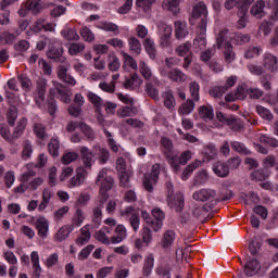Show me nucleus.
I'll list each match as a JSON object with an SVG mask.
<instances>
[{
	"mask_svg": "<svg viewBox=\"0 0 278 278\" xmlns=\"http://www.w3.org/2000/svg\"><path fill=\"white\" fill-rule=\"evenodd\" d=\"M159 30L161 34L160 45L163 49H168L173 45L172 36H173V26L167 24H160Z\"/></svg>",
	"mask_w": 278,
	"mask_h": 278,
	"instance_id": "obj_7",
	"label": "nucleus"
},
{
	"mask_svg": "<svg viewBox=\"0 0 278 278\" xmlns=\"http://www.w3.org/2000/svg\"><path fill=\"white\" fill-rule=\"evenodd\" d=\"M138 114V109L137 108H130V106H124L117 111V116L119 118H127L129 116H136Z\"/></svg>",
	"mask_w": 278,
	"mask_h": 278,
	"instance_id": "obj_44",
	"label": "nucleus"
},
{
	"mask_svg": "<svg viewBox=\"0 0 278 278\" xmlns=\"http://www.w3.org/2000/svg\"><path fill=\"white\" fill-rule=\"evenodd\" d=\"M51 197H53V192H51V189H48V188L43 189L42 200L38 206L39 212H45V210H47V206L51 201Z\"/></svg>",
	"mask_w": 278,
	"mask_h": 278,
	"instance_id": "obj_42",
	"label": "nucleus"
},
{
	"mask_svg": "<svg viewBox=\"0 0 278 278\" xmlns=\"http://www.w3.org/2000/svg\"><path fill=\"white\" fill-rule=\"evenodd\" d=\"M203 154L206 160H214L218 155V150L214 143H208L204 147Z\"/></svg>",
	"mask_w": 278,
	"mask_h": 278,
	"instance_id": "obj_46",
	"label": "nucleus"
},
{
	"mask_svg": "<svg viewBox=\"0 0 278 278\" xmlns=\"http://www.w3.org/2000/svg\"><path fill=\"white\" fill-rule=\"evenodd\" d=\"M134 176V173L131 170H126V172H119V185L123 188H129L130 182L129 180Z\"/></svg>",
	"mask_w": 278,
	"mask_h": 278,
	"instance_id": "obj_48",
	"label": "nucleus"
},
{
	"mask_svg": "<svg viewBox=\"0 0 278 278\" xmlns=\"http://www.w3.org/2000/svg\"><path fill=\"white\" fill-rule=\"evenodd\" d=\"M205 31H207V20H202L198 26V37L194 39L193 45L195 48L203 51L207 47V39H205Z\"/></svg>",
	"mask_w": 278,
	"mask_h": 278,
	"instance_id": "obj_8",
	"label": "nucleus"
},
{
	"mask_svg": "<svg viewBox=\"0 0 278 278\" xmlns=\"http://www.w3.org/2000/svg\"><path fill=\"white\" fill-rule=\"evenodd\" d=\"M199 166H201V161H199V160H197L193 163H191L190 165H188L182 172L184 181H186V179H188V177H190V175H192V173H194V170H197V168H199Z\"/></svg>",
	"mask_w": 278,
	"mask_h": 278,
	"instance_id": "obj_49",
	"label": "nucleus"
},
{
	"mask_svg": "<svg viewBox=\"0 0 278 278\" xmlns=\"http://www.w3.org/2000/svg\"><path fill=\"white\" fill-rule=\"evenodd\" d=\"M86 49V45L81 42H73L68 47V54L70 55H78V53L84 52Z\"/></svg>",
	"mask_w": 278,
	"mask_h": 278,
	"instance_id": "obj_56",
	"label": "nucleus"
},
{
	"mask_svg": "<svg viewBox=\"0 0 278 278\" xmlns=\"http://www.w3.org/2000/svg\"><path fill=\"white\" fill-rule=\"evenodd\" d=\"M157 0H136V7L142 12H149Z\"/></svg>",
	"mask_w": 278,
	"mask_h": 278,
	"instance_id": "obj_57",
	"label": "nucleus"
},
{
	"mask_svg": "<svg viewBox=\"0 0 278 278\" xmlns=\"http://www.w3.org/2000/svg\"><path fill=\"white\" fill-rule=\"evenodd\" d=\"M264 8H266V2L264 0H257L251 8L250 14L254 16V18H264L266 16V12H264Z\"/></svg>",
	"mask_w": 278,
	"mask_h": 278,
	"instance_id": "obj_23",
	"label": "nucleus"
},
{
	"mask_svg": "<svg viewBox=\"0 0 278 278\" xmlns=\"http://www.w3.org/2000/svg\"><path fill=\"white\" fill-rule=\"evenodd\" d=\"M213 173H215L217 177H222V178L229 177V165L218 161L213 164Z\"/></svg>",
	"mask_w": 278,
	"mask_h": 278,
	"instance_id": "obj_28",
	"label": "nucleus"
},
{
	"mask_svg": "<svg viewBox=\"0 0 278 278\" xmlns=\"http://www.w3.org/2000/svg\"><path fill=\"white\" fill-rule=\"evenodd\" d=\"M30 262L33 265L34 276L36 278L40 277V273H42V267H40V255L37 251H33L30 253Z\"/></svg>",
	"mask_w": 278,
	"mask_h": 278,
	"instance_id": "obj_34",
	"label": "nucleus"
},
{
	"mask_svg": "<svg viewBox=\"0 0 278 278\" xmlns=\"http://www.w3.org/2000/svg\"><path fill=\"white\" fill-rule=\"evenodd\" d=\"M263 68L271 73H277L278 71V58L271 53H265L263 56Z\"/></svg>",
	"mask_w": 278,
	"mask_h": 278,
	"instance_id": "obj_15",
	"label": "nucleus"
},
{
	"mask_svg": "<svg viewBox=\"0 0 278 278\" xmlns=\"http://www.w3.org/2000/svg\"><path fill=\"white\" fill-rule=\"evenodd\" d=\"M143 47L149 54L150 60H155V55L157 54V50L155 49V41H153L151 37H147L143 41Z\"/></svg>",
	"mask_w": 278,
	"mask_h": 278,
	"instance_id": "obj_39",
	"label": "nucleus"
},
{
	"mask_svg": "<svg viewBox=\"0 0 278 278\" xmlns=\"http://www.w3.org/2000/svg\"><path fill=\"white\" fill-rule=\"evenodd\" d=\"M167 204H168V207H172V208L176 210L177 212H181V210H184V207L186 205V202L184 200V193L178 192L173 198V195H170V191H168Z\"/></svg>",
	"mask_w": 278,
	"mask_h": 278,
	"instance_id": "obj_11",
	"label": "nucleus"
},
{
	"mask_svg": "<svg viewBox=\"0 0 278 278\" xmlns=\"http://www.w3.org/2000/svg\"><path fill=\"white\" fill-rule=\"evenodd\" d=\"M58 78L64 84H68V86H76L77 80L71 74H68V66L60 65L56 70Z\"/></svg>",
	"mask_w": 278,
	"mask_h": 278,
	"instance_id": "obj_12",
	"label": "nucleus"
},
{
	"mask_svg": "<svg viewBox=\"0 0 278 278\" xmlns=\"http://www.w3.org/2000/svg\"><path fill=\"white\" fill-rule=\"evenodd\" d=\"M228 34L229 30L227 28L222 29L216 37L215 47L222 51L224 62H226V64H233V62H236L237 55L236 50H233V45L227 40Z\"/></svg>",
	"mask_w": 278,
	"mask_h": 278,
	"instance_id": "obj_2",
	"label": "nucleus"
},
{
	"mask_svg": "<svg viewBox=\"0 0 278 278\" xmlns=\"http://www.w3.org/2000/svg\"><path fill=\"white\" fill-rule=\"evenodd\" d=\"M114 236L111 237V244H121L127 238V228L125 225H117L114 230Z\"/></svg>",
	"mask_w": 278,
	"mask_h": 278,
	"instance_id": "obj_17",
	"label": "nucleus"
},
{
	"mask_svg": "<svg viewBox=\"0 0 278 278\" xmlns=\"http://www.w3.org/2000/svg\"><path fill=\"white\" fill-rule=\"evenodd\" d=\"M108 68L112 73H116L121 68V59L115 52H110L108 55Z\"/></svg>",
	"mask_w": 278,
	"mask_h": 278,
	"instance_id": "obj_31",
	"label": "nucleus"
},
{
	"mask_svg": "<svg viewBox=\"0 0 278 278\" xmlns=\"http://www.w3.org/2000/svg\"><path fill=\"white\" fill-rule=\"evenodd\" d=\"M90 238H92V233H90V225H86L80 228V235L77 237L75 243L77 247H84V244L90 242Z\"/></svg>",
	"mask_w": 278,
	"mask_h": 278,
	"instance_id": "obj_21",
	"label": "nucleus"
},
{
	"mask_svg": "<svg viewBox=\"0 0 278 278\" xmlns=\"http://www.w3.org/2000/svg\"><path fill=\"white\" fill-rule=\"evenodd\" d=\"M258 141L262 143V144H268L269 147H274V148H277L278 147V140L273 138V137H268L266 135H261L258 137Z\"/></svg>",
	"mask_w": 278,
	"mask_h": 278,
	"instance_id": "obj_64",
	"label": "nucleus"
},
{
	"mask_svg": "<svg viewBox=\"0 0 278 278\" xmlns=\"http://www.w3.org/2000/svg\"><path fill=\"white\" fill-rule=\"evenodd\" d=\"M175 231L173 230H167L163 233L162 240H161V245L163 249H168L172 247L173 242H175Z\"/></svg>",
	"mask_w": 278,
	"mask_h": 278,
	"instance_id": "obj_41",
	"label": "nucleus"
},
{
	"mask_svg": "<svg viewBox=\"0 0 278 278\" xmlns=\"http://www.w3.org/2000/svg\"><path fill=\"white\" fill-rule=\"evenodd\" d=\"M160 173H162V165L156 163L152 165L151 174L144 175L143 188H146L148 192H153V184H157V179H160Z\"/></svg>",
	"mask_w": 278,
	"mask_h": 278,
	"instance_id": "obj_5",
	"label": "nucleus"
},
{
	"mask_svg": "<svg viewBox=\"0 0 278 278\" xmlns=\"http://www.w3.org/2000/svg\"><path fill=\"white\" fill-rule=\"evenodd\" d=\"M79 129H80V131H83V134L87 140H94V131L86 123H80Z\"/></svg>",
	"mask_w": 278,
	"mask_h": 278,
	"instance_id": "obj_62",
	"label": "nucleus"
},
{
	"mask_svg": "<svg viewBox=\"0 0 278 278\" xmlns=\"http://www.w3.org/2000/svg\"><path fill=\"white\" fill-rule=\"evenodd\" d=\"M55 31V24L53 23H47V20L45 18H38L30 27V30L34 31V34H38L40 31Z\"/></svg>",
	"mask_w": 278,
	"mask_h": 278,
	"instance_id": "obj_13",
	"label": "nucleus"
},
{
	"mask_svg": "<svg viewBox=\"0 0 278 278\" xmlns=\"http://www.w3.org/2000/svg\"><path fill=\"white\" fill-rule=\"evenodd\" d=\"M48 151L52 157H58L60 155V140L51 139L48 143Z\"/></svg>",
	"mask_w": 278,
	"mask_h": 278,
	"instance_id": "obj_50",
	"label": "nucleus"
},
{
	"mask_svg": "<svg viewBox=\"0 0 278 278\" xmlns=\"http://www.w3.org/2000/svg\"><path fill=\"white\" fill-rule=\"evenodd\" d=\"M61 36L64 38V40L71 41H77L79 40V34H77V30L75 28H65L61 30Z\"/></svg>",
	"mask_w": 278,
	"mask_h": 278,
	"instance_id": "obj_43",
	"label": "nucleus"
},
{
	"mask_svg": "<svg viewBox=\"0 0 278 278\" xmlns=\"http://www.w3.org/2000/svg\"><path fill=\"white\" fill-rule=\"evenodd\" d=\"M162 152L166 160H168L172 168L175 173H179V164L177 163V156L173 154V141L166 137L161 138Z\"/></svg>",
	"mask_w": 278,
	"mask_h": 278,
	"instance_id": "obj_3",
	"label": "nucleus"
},
{
	"mask_svg": "<svg viewBox=\"0 0 278 278\" xmlns=\"http://www.w3.org/2000/svg\"><path fill=\"white\" fill-rule=\"evenodd\" d=\"M108 233H112V230L110 227H103L101 230L94 233V238L102 244H112V238H109Z\"/></svg>",
	"mask_w": 278,
	"mask_h": 278,
	"instance_id": "obj_33",
	"label": "nucleus"
},
{
	"mask_svg": "<svg viewBox=\"0 0 278 278\" xmlns=\"http://www.w3.org/2000/svg\"><path fill=\"white\" fill-rule=\"evenodd\" d=\"M141 217L146 222V226L151 227L154 231H160L164 227V223L154 222L151 215L147 211H141Z\"/></svg>",
	"mask_w": 278,
	"mask_h": 278,
	"instance_id": "obj_27",
	"label": "nucleus"
},
{
	"mask_svg": "<svg viewBox=\"0 0 278 278\" xmlns=\"http://www.w3.org/2000/svg\"><path fill=\"white\" fill-rule=\"evenodd\" d=\"M179 3H181V0H164L162 5L164 10L172 12L175 16L179 14Z\"/></svg>",
	"mask_w": 278,
	"mask_h": 278,
	"instance_id": "obj_37",
	"label": "nucleus"
},
{
	"mask_svg": "<svg viewBox=\"0 0 278 278\" xmlns=\"http://www.w3.org/2000/svg\"><path fill=\"white\" fill-rule=\"evenodd\" d=\"M86 220V216L84 215V211L81 208H78L73 216L72 224L70 225L75 229V227H80V225Z\"/></svg>",
	"mask_w": 278,
	"mask_h": 278,
	"instance_id": "obj_47",
	"label": "nucleus"
},
{
	"mask_svg": "<svg viewBox=\"0 0 278 278\" xmlns=\"http://www.w3.org/2000/svg\"><path fill=\"white\" fill-rule=\"evenodd\" d=\"M31 153H34V146H31V141H29V140L24 141L22 159L29 160L31 157Z\"/></svg>",
	"mask_w": 278,
	"mask_h": 278,
	"instance_id": "obj_53",
	"label": "nucleus"
},
{
	"mask_svg": "<svg viewBox=\"0 0 278 278\" xmlns=\"http://www.w3.org/2000/svg\"><path fill=\"white\" fill-rule=\"evenodd\" d=\"M142 86V79L138 73H132L124 81V88L126 90H134V88H140Z\"/></svg>",
	"mask_w": 278,
	"mask_h": 278,
	"instance_id": "obj_19",
	"label": "nucleus"
},
{
	"mask_svg": "<svg viewBox=\"0 0 278 278\" xmlns=\"http://www.w3.org/2000/svg\"><path fill=\"white\" fill-rule=\"evenodd\" d=\"M198 114L202 121H212L214 118V108L212 105H201L198 109Z\"/></svg>",
	"mask_w": 278,
	"mask_h": 278,
	"instance_id": "obj_32",
	"label": "nucleus"
},
{
	"mask_svg": "<svg viewBox=\"0 0 278 278\" xmlns=\"http://www.w3.org/2000/svg\"><path fill=\"white\" fill-rule=\"evenodd\" d=\"M80 160L83 163V168L86 170H92V166H94L97 162V153H94L90 148L86 146H80L78 148Z\"/></svg>",
	"mask_w": 278,
	"mask_h": 278,
	"instance_id": "obj_4",
	"label": "nucleus"
},
{
	"mask_svg": "<svg viewBox=\"0 0 278 278\" xmlns=\"http://www.w3.org/2000/svg\"><path fill=\"white\" fill-rule=\"evenodd\" d=\"M49 219L45 216H39L36 218L34 223V227L37 230V233L39 238H42L43 240L48 238L49 236Z\"/></svg>",
	"mask_w": 278,
	"mask_h": 278,
	"instance_id": "obj_10",
	"label": "nucleus"
},
{
	"mask_svg": "<svg viewBox=\"0 0 278 278\" xmlns=\"http://www.w3.org/2000/svg\"><path fill=\"white\" fill-rule=\"evenodd\" d=\"M164 105L167 110H173L176 105L175 96H173L172 91H166L163 96Z\"/></svg>",
	"mask_w": 278,
	"mask_h": 278,
	"instance_id": "obj_58",
	"label": "nucleus"
},
{
	"mask_svg": "<svg viewBox=\"0 0 278 278\" xmlns=\"http://www.w3.org/2000/svg\"><path fill=\"white\" fill-rule=\"evenodd\" d=\"M78 157L79 154L77 152H66L63 154L61 162L65 165L73 164V162H77Z\"/></svg>",
	"mask_w": 278,
	"mask_h": 278,
	"instance_id": "obj_60",
	"label": "nucleus"
},
{
	"mask_svg": "<svg viewBox=\"0 0 278 278\" xmlns=\"http://www.w3.org/2000/svg\"><path fill=\"white\" fill-rule=\"evenodd\" d=\"M268 177H270V174H268V172H266V169L264 168H260V169H254L251 174H250V179L251 181H266V179H268Z\"/></svg>",
	"mask_w": 278,
	"mask_h": 278,
	"instance_id": "obj_38",
	"label": "nucleus"
},
{
	"mask_svg": "<svg viewBox=\"0 0 278 278\" xmlns=\"http://www.w3.org/2000/svg\"><path fill=\"white\" fill-rule=\"evenodd\" d=\"M74 230L75 228H73L71 225L61 227L54 235L55 242H64V240H66V238H68V236H71L72 231Z\"/></svg>",
	"mask_w": 278,
	"mask_h": 278,
	"instance_id": "obj_29",
	"label": "nucleus"
},
{
	"mask_svg": "<svg viewBox=\"0 0 278 278\" xmlns=\"http://www.w3.org/2000/svg\"><path fill=\"white\" fill-rule=\"evenodd\" d=\"M139 73L142 75L143 79L146 81H151V79L154 80L155 84H160L157 78L153 77V71H151V67L144 62V60L139 61Z\"/></svg>",
	"mask_w": 278,
	"mask_h": 278,
	"instance_id": "obj_18",
	"label": "nucleus"
},
{
	"mask_svg": "<svg viewBox=\"0 0 278 278\" xmlns=\"http://www.w3.org/2000/svg\"><path fill=\"white\" fill-rule=\"evenodd\" d=\"M128 49L129 53L132 55H140V53H142V43L140 42V39L134 36L129 37Z\"/></svg>",
	"mask_w": 278,
	"mask_h": 278,
	"instance_id": "obj_25",
	"label": "nucleus"
},
{
	"mask_svg": "<svg viewBox=\"0 0 278 278\" xmlns=\"http://www.w3.org/2000/svg\"><path fill=\"white\" fill-rule=\"evenodd\" d=\"M193 201L205 203V201H214L216 199V190L210 188H202L192 194Z\"/></svg>",
	"mask_w": 278,
	"mask_h": 278,
	"instance_id": "obj_9",
	"label": "nucleus"
},
{
	"mask_svg": "<svg viewBox=\"0 0 278 278\" xmlns=\"http://www.w3.org/2000/svg\"><path fill=\"white\" fill-rule=\"evenodd\" d=\"M261 268L262 265L260 261L252 258L244 265V275H247V277H253L260 273Z\"/></svg>",
	"mask_w": 278,
	"mask_h": 278,
	"instance_id": "obj_20",
	"label": "nucleus"
},
{
	"mask_svg": "<svg viewBox=\"0 0 278 278\" xmlns=\"http://www.w3.org/2000/svg\"><path fill=\"white\" fill-rule=\"evenodd\" d=\"M192 49V42L187 41L185 43L179 45L176 48V53L177 55H179L180 58H184L187 53H190V50Z\"/></svg>",
	"mask_w": 278,
	"mask_h": 278,
	"instance_id": "obj_59",
	"label": "nucleus"
},
{
	"mask_svg": "<svg viewBox=\"0 0 278 278\" xmlns=\"http://www.w3.org/2000/svg\"><path fill=\"white\" fill-rule=\"evenodd\" d=\"M154 262H155V260L153 258V256L151 254L146 257L144 265H143L144 277H149V275H151V273L153 270Z\"/></svg>",
	"mask_w": 278,
	"mask_h": 278,
	"instance_id": "obj_52",
	"label": "nucleus"
},
{
	"mask_svg": "<svg viewBox=\"0 0 278 278\" xmlns=\"http://www.w3.org/2000/svg\"><path fill=\"white\" fill-rule=\"evenodd\" d=\"M48 58L50 60H54V62H60L61 64H64V62H66V56H64V48L63 47H60V48L52 47L48 51Z\"/></svg>",
	"mask_w": 278,
	"mask_h": 278,
	"instance_id": "obj_22",
	"label": "nucleus"
},
{
	"mask_svg": "<svg viewBox=\"0 0 278 278\" xmlns=\"http://www.w3.org/2000/svg\"><path fill=\"white\" fill-rule=\"evenodd\" d=\"M87 99L89 102H91L93 104V106H96L98 110H101L103 108V99L101 97H99V94L89 91L87 93Z\"/></svg>",
	"mask_w": 278,
	"mask_h": 278,
	"instance_id": "obj_45",
	"label": "nucleus"
},
{
	"mask_svg": "<svg viewBox=\"0 0 278 278\" xmlns=\"http://www.w3.org/2000/svg\"><path fill=\"white\" fill-rule=\"evenodd\" d=\"M86 177H88V172L84 167H79L75 176L70 179L68 188H79L86 180Z\"/></svg>",
	"mask_w": 278,
	"mask_h": 278,
	"instance_id": "obj_14",
	"label": "nucleus"
},
{
	"mask_svg": "<svg viewBox=\"0 0 278 278\" xmlns=\"http://www.w3.org/2000/svg\"><path fill=\"white\" fill-rule=\"evenodd\" d=\"M121 55L123 58V70L124 71H128V68H130V71H138L139 64L136 61V59L134 56H131V54L122 51Z\"/></svg>",
	"mask_w": 278,
	"mask_h": 278,
	"instance_id": "obj_16",
	"label": "nucleus"
},
{
	"mask_svg": "<svg viewBox=\"0 0 278 278\" xmlns=\"http://www.w3.org/2000/svg\"><path fill=\"white\" fill-rule=\"evenodd\" d=\"M26 127H27V118L23 117L17 123V126L13 132V138H21Z\"/></svg>",
	"mask_w": 278,
	"mask_h": 278,
	"instance_id": "obj_54",
	"label": "nucleus"
},
{
	"mask_svg": "<svg viewBox=\"0 0 278 278\" xmlns=\"http://www.w3.org/2000/svg\"><path fill=\"white\" fill-rule=\"evenodd\" d=\"M141 238H142V242H144L146 244H150V242L153 240V233L151 232V226L142 227Z\"/></svg>",
	"mask_w": 278,
	"mask_h": 278,
	"instance_id": "obj_63",
	"label": "nucleus"
},
{
	"mask_svg": "<svg viewBox=\"0 0 278 278\" xmlns=\"http://www.w3.org/2000/svg\"><path fill=\"white\" fill-rule=\"evenodd\" d=\"M168 79L170 81H175L176 84H184L188 79V75L186 73H182L179 68H174L168 72L167 74Z\"/></svg>",
	"mask_w": 278,
	"mask_h": 278,
	"instance_id": "obj_30",
	"label": "nucleus"
},
{
	"mask_svg": "<svg viewBox=\"0 0 278 278\" xmlns=\"http://www.w3.org/2000/svg\"><path fill=\"white\" fill-rule=\"evenodd\" d=\"M260 84L264 90H273V76L270 74H264L260 77Z\"/></svg>",
	"mask_w": 278,
	"mask_h": 278,
	"instance_id": "obj_51",
	"label": "nucleus"
},
{
	"mask_svg": "<svg viewBox=\"0 0 278 278\" xmlns=\"http://www.w3.org/2000/svg\"><path fill=\"white\" fill-rule=\"evenodd\" d=\"M146 92L150 99L160 101V91H157V88H155L151 83L146 84Z\"/></svg>",
	"mask_w": 278,
	"mask_h": 278,
	"instance_id": "obj_55",
	"label": "nucleus"
},
{
	"mask_svg": "<svg viewBox=\"0 0 278 278\" xmlns=\"http://www.w3.org/2000/svg\"><path fill=\"white\" fill-rule=\"evenodd\" d=\"M194 100L187 99L185 102H182L178 108V114L180 116H188L189 114H192L194 112Z\"/></svg>",
	"mask_w": 278,
	"mask_h": 278,
	"instance_id": "obj_24",
	"label": "nucleus"
},
{
	"mask_svg": "<svg viewBox=\"0 0 278 278\" xmlns=\"http://www.w3.org/2000/svg\"><path fill=\"white\" fill-rule=\"evenodd\" d=\"M192 16L193 18H202L201 22L205 21L207 16V5H205V2L201 1L193 7Z\"/></svg>",
	"mask_w": 278,
	"mask_h": 278,
	"instance_id": "obj_26",
	"label": "nucleus"
},
{
	"mask_svg": "<svg viewBox=\"0 0 278 278\" xmlns=\"http://www.w3.org/2000/svg\"><path fill=\"white\" fill-rule=\"evenodd\" d=\"M47 94V79L39 78L36 81V89L34 91V101L38 108H42L45 105L46 96Z\"/></svg>",
	"mask_w": 278,
	"mask_h": 278,
	"instance_id": "obj_6",
	"label": "nucleus"
},
{
	"mask_svg": "<svg viewBox=\"0 0 278 278\" xmlns=\"http://www.w3.org/2000/svg\"><path fill=\"white\" fill-rule=\"evenodd\" d=\"M96 185L100 187V200H99V206L93 208V218L96 220V225L101 224V218L103 216V204L108 199H110V195L108 192L112 190V187L114 186V178L111 176H108V169L102 168L96 179Z\"/></svg>",
	"mask_w": 278,
	"mask_h": 278,
	"instance_id": "obj_1",
	"label": "nucleus"
},
{
	"mask_svg": "<svg viewBox=\"0 0 278 278\" xmlns=\"http://www.w3.org/2000/svg\"><path fill=\"white\" fill-rule=\"evenodd\" d=\"M230 40L235 42V45H248L251 42V35L242 34V33H233L230 36Z\"/></svg>",
	"mask_w": 278,
	"mask_h": 278,
	"instance_id": "obj_40",
	"label": "nucleus"
},
{
	"mask_svg": "<svg viewBox=\"0 0 278 278\" xmlns=\"http://www.w3.org/2000/svg\"><path fill=\"white\" fill-rule=\"evenodd\" d=\"M188 89L192 101H195V103H198V101H201V86L199 85V83H197L195 80L189 83Z\"/></svg>",
	"mask_w": 278,
	"mask_h": 278,
	"instance_id": "obj_35",
	"label": "nucleus"
},
{
	"mask_svg": "<svg viewBox=\"0 0 278 278\" xmlns=\"http://www.w3.org/2000/svg\"><path fill=\"white\" fill-rule=\"evenodd\" d=\"M225 92H227V88L224 86H215L213 88L210 89L208 94L211 97H213V99H220V97H223V94H225Z\"/></svg>",
	"mask_w": 278,
	"mask_h": 278,
	"instance_id": "obj_61",
	"label": "nucleus"
},
{
	"mask_svg": "<svg viewBox=\"0 0 278 278\" xmlns=\"http://www.w3.org/2000/svg\"><path fill=\"white\" fill-rule=\"evenodd\" d=\"M175 36L177 40H184L188 36V25L181 21L175 22Z\"/></svg>",
	"mask_w": 278,
	"mask_h": 278,
	"instance_id": "obj_36",
	"label": "nucleus"
}]
</instances>
